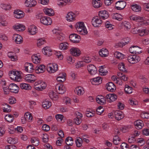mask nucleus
I'll list each match as a JSON object with an SVG mask.
<instances>
[{
	"label": "nucleus",
	"mask_w": 149,
	"mask_h": 149,
	"mask_svg": "<svg viewBox=\"0 0 149 149\" xmlns=\"http://www.w3.org/2000/svg\"><path fill=\"white\" fill-rule=\"evenodd\" d=\"M21 72L18 71H11L9 72V75L11 79L17 81H20L22 79Z\"/></svg>",
	"instance_id": "f257e3e1"
},
{
	"label": "nucleus",
	"mask_w": 149,
	"mask_h": 149,
	"mask_svg": "<svg viewBox=\"0 0 149 149\" xmlns=\"http://www.w3.org/2000/svg\"><path fill=\"white\" fill-rule=\"evenodd\" d=\"M34 86L36 90L42 91L46 88L47 84L43 81L39 80L35 82Z\"/></svg>",
	"instance_id": "f03ea898"
},
{
	"label": "nucleus",
	"mask_w": 149,
	"mask_h": 149,
	"mask_svg": "<svg viewBox=\"0 0 149 149\" xmlns=\"http://www.w3.org/2000/svg\"><path fill=\"white\" fill-rule=\"evenodd\" d=\"M47 69L49 73H54L58 70V65L55 63H49L47 65Z\"/></svg>",
	"instance_id": "7ed1b4c3"
},
{
	"label": "nucleus",
	"mask_w": 149,
	"mask_h": 149,
	"mask_svg": "<svg viewBox=\"0 0 149 149\" xmlns=\"http://www.w3.org/2000/svg\"><path fill=\"white\" fill-rule=\"evenodd\" d=\"M127 60L131 63L135 64L140 61L141 58L138 55H131L127 57Z\"/></svg>",
	"instance_id": "20e7f679"
},
{
	"label": "nucleus",
	"mask_w": 149,
	"mask_h": 149,
	"mask_svg": "<svg viewBox=\"0 0 149 149\" xmlns=\"http://www.w3.org/2000/svg\"><path fill=\"white\" fill-rule=\"evenodd\" d=\"M53 33L55 34L57 39L60 41H63L65 39V35L61 31L56 29L52 30Z\"/></svg>",
	"instance_id": "39448f33"
},
{
	"label": "nucleus",
	"mask_w": 149,
	"mask_h": 149,
	"mask_svg": "<svg viewBox=\"0 0 149 149\" xmlns=\"http://www.w3.org/2000/svg\"><path fill=\"white\" fill-rule=\"evenodd\" d=\"M92 25L95 27H99L101 26L102 21L99 17L95 16L93 17L91 21Z\"/></svg>",
	"instance_id": "423d86ee"
},
{
	"label": "nucleus",
	"mask_w": 149,
	"mask_h": 149,
	"mask_svg": "<svg viewBox=\"0 0 149 149\" xmlns=\"http://www.w3.org/2000/svg\"><path fill=\"white\" fill-rule=\"evenodd\" d=\"M129 51L132 54H138L142 52L141 48L136 46H133L130 47Z\"/></svg>",
	"instance_id": "0eeeda50"
},
{
	"label": "nucleus",
	"mask_w": 149,
	"mask_h": 149,
	"mask_svg": "<svg viewBox=\"0 0 149 149\" xmlns=\"http://www.w3.org/2000/svg\"><path fill=\"white\" fill-rule=\"evenodd\" d=\"M132 32L133 34L139 33L140 36H142L148 34L149 33V31L145 29L137 30L136 28H135L132 30Z\"/></svg>",
	"instance_id": "6e6552de"
},
{
	"label": "nucleus",
	"mask_w": 149,
	"mask_h": 149,
	"mask_svg": "<svg viewBox=\"0 0 149 149\" xmlns=\"http://www.w3.org/2000/svg\"><path fill=\"white\" fill-rule=\"evenodd\" d=\"M76 15L74 12H70L67 13L66 16V20L68 22H72L76 20Z\"/></svg>",
	"instance_id": "1a4fd4ad"
},
{
	"label": "nucleus",
	"mask_w": 149,
	"mask_h": 149,
	"mask_svg": "<svg viewBox=\"0 0 149 149\" xmlns=\"http://www.w3.org/2000/svg\"><path fill=\"white\" fill-rule=\"evenodd\" d=\"M70 54L75 57L79 56L81 54V52L79 48L76 47H72L70 50Z\"/></svg>",
	"instance_id": "9d476101"
},
{
	"label": "nucleus",
	"mask_w": 149,
	"mask_h": 149,
	"mask_svg": "<svg viewBox=\"0 0 149 149\" xmlns=\"http://www.w3.org/2000/svg\"><path fill=\"white\" fill-rule=\"evenodd\" d=\"M69 38L70 41L74 43H79L81 40L80 36L75 33L71 34L69 36Z\"/></svg>",
	"instance_id": "9b49d317"
},
{
	"label": "nucleus",
	"mask_w": 149,
	"mask_h": 149,
	"mask_svg": "<svg viewBox=\"0 0 149 149\" xmlns=\"http://www.w3.org/2000/svg\"><path fill=\"white\" fill-rule=\"evenodd\" d=\"M40 21L41 23L45 25H50L52 23L51 19L47 16L42 17L40 18Z\"/></svg>",
	"instance_id": "f8f14e48"
},
{
	"label": "nucleus",
	"mask_w": 149,
	"mask_h": 149,
	"mask_svg": "<svg viewBox=\"0 0 149 149\" xmlns=\"http://www.w3.org/2000/svg\"><path fill=\"white\" fill-rule=\"evenodd\" d=\"M13 28L15 31L19 32H22L25 29V26L19 23L16 24L13 26Z\"/></svg>",
	"instance_id": "ddd939ff"
},
{
	"label": "nucleus",
	"mask_w": 149,
	"mask_h": 149,
	"mask_svg": "<svg viewBox=\"0 0 149 149\" xmlns=\"http://www.w3.org/2000/svg\"><path fill=\"white\" fill-rule=\"evenodd\" d=\"M37 3L36 0H26L24 2L25 6L27 8L35 7Z\"/></svg>",
	"instance_id": "4468645a"
},
{
	"label": "nucleus",
	"mask_w": 149,
	"mask_h": 149,
	"mask_svg": "<svg viewBox=\"0 0 149 149\" xmlns=\"http://www.w3.org/2000/svg\"><path fill=\"white\" fill-rule=\"evenodd\" d=\"M32 61L35 64H38L40 63L41 60V57L40 55L39 54H35L31 56Z\"/></svg>",
	"instance_id": "2eb2a0df"
},
{
	"label": "nucleus",
	"mask_w": 149,
	"mask_h": 149,
	"mask_svg": "<svg viewBox=\"0 0 149 149\" xmlns=\"http://www.w3.org/2000/svg\"><path fill=\"white\" fill-rule=\"evenodd\" d=\"M25 71L28 73L33 72L34 70L33 64L29 63H26L24 64Z\"/></svg>",
	"instance_id": "dca6fc26"
},
{
	"label": "nucleus",
	"mask_w": 149,
	"mask_h": 149,
	"mask_svg": "<svg viewBox=\"0 0 149 149\" xmlns=\"http://www.w3.org/2000/svg\"><path fill=\"white\" fill-rule=\"evenodd\" d=\"M126 5V3L125 1H119L116 3L115 7L116 9L121 10L123 9Z\"/></svg>",
	"instance_id": "f3484780"
},
{
	"label": "nucleus",
	"mask_w": 149,
	"mask_h": 149,
	"mask_svg": "<svg viewBox=\"0 0 149 149\" xmlns=\"http://www.w3.org/2000/svg\"><path fill=\"white\" fill-rule=\"evenodd\" d=\"M56 91L59 94H63L66 91L65 86L62 84H58L56 85L55 88Z\"/></svg>",
	"instance_id": "a211bd4d"
},
{
	"label": "nucleus",
	"mask_w": 149,
	"mask_h": 149,
	"mask_svg": "<svg viewBox=\"0 0 149 149\" xmlns=\"http://www.w3.org/2000/svg\"><path fill=\"white\" fill-rule=\"evenodd\" d=\"M131 20L135 21L139 23V25H140L141 23L143 20V17H140L135 15H133L130 17Z\"/></svg>",
	"instance_id": "6ab92c4d"
},
{
	"label": "nucleus",
	"mask_w": 149,
	"mask_h": 149,
	"mask_svg": "<svg viewBox=\"0 0 149 149\" xmlns=\"http://www.w3.org/2000/svg\"><path fill=\"white\" fill-rule=\"evenodd\" d=\"M24 79L28 82L33 83L36 80V78L33 74H31L26 75Z\"/></svg>",
	"instance_id": "aec40b11"
},
{
	"label": "nucleus",
	"mask_w": 149,
	"mask_h": 149,
	"mask_svg": "<svg viewBox=\"0 0 149 149\" xmlns=\"http://www.w3.org/2000/svg\"><path fill=\"white\" fill-rule=\"evenodd\" d=\"M87 70L88 73L91 75H94L97 72L96 67L93 65H89L87 66Z\"/></svg>",
	"instance_id": "412c9836"
},
{
	"label": "nucleus",
	"mask_w": 149,
	"mask_h": 149,
	"mask_svg": "<svg viewBox=\"0 0 149 149\" xmlns=\"http://www.w3.org/2000/svg\"><path fill=\"white\" fill-rule=\"evenodd\" d=\"M42 53L46 56H50L52 55V50L49 47H44L42 49Z\"/></svg>",
	"instance_id": "4be33fe9"
},
{
	"label": "nucleus",
	"mask_w": 149,
	"mask_h": 149,
	"mask_svg": "<svg viewBox=\"0 0 149 149\" xmlns=\"http://www.w3.org/2000/svg\"><path fill=\"white\" fill-rule=\"evenodd\" d=\"M13 38V40L17 44H20L23 42L22 37L19 34H15L14 35Z\"/></svg>",
	"instance_id": "5701e85b"
},
{
	"label": "nucleus",
	"mask_w": 149,
	"mask_h": 149,
	"mask_svg": "<svg viewBox=\"0 0 149 149\" xmlns=\"http://www.w3.org/2000/svg\"><path fill=\"white\" fill-rule=\"evenodd\" d=\"M24 15V13L20 10H15L14 12V16L17 19H21L23 17Z\"/></svg>",
	"instance_id": "b1692460"
},
{
	"label": "nucleus",
	"mask_w": 149,
	"mask_h": 149,
	"mask_svg": "<svg viewBox=\"0 0 149 149\" xmlns=\"http://www.w3.org/2000/svg\"><path fill=\"white\" fill-rule=\"evenodd\" d=\"M98 15L99 17L103 20L107 19L109 16L108 12L105 10L100 11L98 13Z\"/></svg>",
	"instance_id": "393cba45"
},
{
	"label": "nucleus",
	"mask_w": 149,
	"mask_h": 149,
	"mask_svg": "<svg viewBox=\"0 0 149 149\" xmlns=\"http://www.w3.org/2000/svg\"><path fill=\"white\" fill-rule=\"evenodd\" d=\"M9 88L11 92L15 93H17L19 90V87L17 85L14 83L9 85Z\"/></svg>",
	"instance_id": "a878e982"
},
{
	"label": "nucleus",
	"mask_w": 149,
	"mask_h": 149,
	"mask_svg": "<svg viewBox=\"0 0 149 149\" xmlns=\"http://www.w3.org/2000/svg\"><path fill=\"white\" fill-rule=\"evenodd\" d=\"M45 66L43 65H38L35 69V72L38 74L43 73L45 71Z\"/></svg>",
	"instance_id": "bb28decb"
},
{
	"label": "nucleus",
	"mask_w": 149,
	"mask_h": 149,
	"mask_svg": "<svg viewBox=\"0 0 149 149\" xmlns=\"http://www.w3.org/2000/svg\"><path fill=\"white\" fill-rule=\"evenodd\" d=\"M105 97L108 102H111L116 100L117 97L113 94H109L107 95Z\"/></svg>",
	"instance_id": "cd10ccee"
},
{
	"label": "nucleus",
	"mask_w": 149,
	"mask_h": 149,
	"mask_svg": "<svg viewBox=\"0 0 149 149\" xmlns=\"http://www.w3.org/2000/svg\"><path fill=\"white\" fill-rule=\"evenodd\" d=\"M74 92L76 94L79 96L83 95L85 93L84 88L80 86L76 87L75 89Z\"/></svg>",
	"instance_id": "c85d7f7f"
},
{
	"label": "nucleus",
	"mask_w": 149,
	"mask_h": 149,
	"mask_svg": "<svg viewBox=\"0 0 149 149\" xmlns=\"http://www.w3.org/2000/svg\"><path fill=\"white\" fill-rule=\"evenodd\" d=\"M38 29L36 26L34 25L30 26L28 28V32L31 35H34L37 33Z\"/></svg>",
	"instance_id": "c756f323"
},
{
	"label": "nucleus",
	"mask_w": 149,
	"mask_h": 149,
	"mask_svg": "<svg viewBox=\"0 0 149 149\" xmlns=\"http://www.w3.org/2000/svg\"><path fill=\"white\" fill-rule=\"evenodd\" d=\"M102 79L101 77H96L92 79L91 81L93 85H98L102 83Z\"/></svg>",
	"instance_id": "7c9ffc66"
},
{
	"label": "nucleus",
	"mask_w": 149,
	"mask_h": 149,
	"mask_svg": "<svg viewBox=\"0 0 149 149\" xmlns=\"http://www.w3.org/2000/svg\"><path fill=\"white\" fill-rule=\"evenodd\" d=\"M114 114L115 118L118 120H121L124 116L123 113L120 111H116L114 112Z\"/></svg>",
	"instance_id": "2f4dec72"
},
{
	"label": "nucleus",
	"mask_w": 149,
	"mask_h": 149,
	"mask_svg": "<svg viewBox=\"0 0 149 149\" xmlns=\"http://www.w3.org/2000/svg\"><path fill=\"white\" fill-rule=\"evenodd\" d=\"M43 11L45 15L49 16H53L54 14V10L50 8L45 7L43 9Z\"/></svg>",
	"instance_id": "473e14b6"
},
{
	"label": "nucleus",
	"mask_w": 149,
	"mask_h": 149,
	"mask_svg": "<svg viewBox=\"0 0 149 149\" xmlns=\"http://www.w3.org/2000/svg\"><path fill=\"white\" fill-rule=\"evenodd\" d=\"M107 88L108 91L111 92H114L116 89V87L113 83L109 82L106 84Z\"/></svg>",
	"instance_id": "72a5a7b5"
},
{
	"label": "nucleus",
	"mask_w": 149,
	"mask_h": 149,
	"mask_svg": "<svg viewBox=\"0 0 149 149\" xmlns=\"http://www.w3.org/2000/svg\"><path fill=\"white\" fill-rule=\"evenodd\" d=\"M96 101L99 104L101 105L104 104L106 100L104 97L102 95H98L96 98Z\"/></svg>",
	"instance_id": "f704fd0d"
},
{
	"label": "nucleus",
	"mask_w": 149,
	"mask_h": 149,
	"mask_svg": "<svg viewBox=\"0 0 149 149\" xmlns=\"http://www.w3.org/2000/svg\"><path fill=\"white\" fill-rule=\"evenodd\" d=\"M134 124L136 128L138 130L141 129L144 125L143 121L140 120H138L135 121Z\"/></svg>",
	"instance_id": "c9c22d12"
},
{
	"label": "nucleus",
	"mask_w": 149,
	"mask_h": 149,
	"mask_svg": "<svg viewBox=\"0 0 149 149\" xmlns=\"http://www.w3.org/2000/svg\"><path fill=\"white\" fill-rule=\"evenodd\" d=\"M132 10L135 12H139L141 10V6L139 4L134 3L132 4L131 6Z\"/></svg>",
	"instance_id": "e433bc0d"
},
{
	"label": "nucleus",
	"mask_w": 149,
	"mask_h": 149,
	"mask_svg": "<svg viewBox=\"0 0 149 149\" xmlns=\"http://www.w3.org/2000/svg\"><path fill=\"white\" fill-rule=\"evenodd\" d=\"M99 53L100 55L103 57H107L109 54V52L106 48H102L100 49Z\"/></svg>",
	"instance_id": "4c0bfd02"
},
{
	"label": "nucleus",
	"mask_w": 149,
	"mask_h": 149,
	"mask_svg": "<svg viewBox=\"0 0 149 149\" xmlns=\"http://www.w3.org/2000/svg\"><path fill=\"white\" fill-rule=\"evenodd\" d=\"M46 42V40L44 38H40L37 39L36 45L38 47H40Z\"/></svg>",
	"instance_id": "58836bf2"
},
{
	"label": "nucleus",
	"mask_w": 149,
	"mask_h": 149,
	"mask_svg": "<svg viewBox=\"0 0 149 149\" xmlns=\"http://www.w3.org/2000/svg\"><path fill=\"white\" fill-rule=\"evenodd\" d=\"M92 4L95 8H100L102 6L101 1L100 0H92Z\"/></svg>",
	"instance_id": "ea45409f"
},
{
	"label": "nucleus",
	"mask_w": 149,
	"mask_h": 149,
	"mask_svg": "<svg viewBox=\"0 0 149 149\" xmlns=\"http://www.w3.org/2000/svg\"><path fill=\"white\" fill-rule=\"evenodd\" d=\"M69 46V44L67 42H62L59 45V48L61 50H65L68 49Z\"/></svg>",
	"instance_id": "a19ab883"
},
{
	"label": "nucleus",
	"mask_w": 149,
	"mask_h": 149,
	"mask_svg": "<svg viewBox=\"0 0 149 149\" xmlns=\"http://www.w3.org/2000/svg\"><path fill=\"white\" fill-rule=\"evenodd\" d=\"M0 7L6 10H10L12 8L11 5L9 3H2L0 4Z\"/></svg>",
	"instance_id": "79ce46f5"
},
{
	"label": "nucleus",
	"mask_w": 149,
	"mask_h": 149,
	"mask_svg": "<svg viewBox=\"0 0 149 149\" xmlns=\"http://www.w3.org/2000/svg\"><path fill=\"white\" fill-rule=\"evenodd\" d=\"M123 28L126 31H128L131 28L130 23L127 21L123 22L121 24Z\"/></svg>",
	"instance_id": "37998d69"
},
{
	"label": "nucleus",
	"mask_w": 149,
	"mask_h": 149,
	"mask_svg": "<svg viewBox=\"0 0 149 149\" xmlns=\"http://www.w3.org/2000/svg\"><path fill=\"white\" fill-rule=\"evenodd\" d=\"M49 95L50 98L53 100L56 101L58 99V95L56 93L53 91L49 92Z\"/></svg>",
	"instance_id": "c03bdc74"
},
{
	"label": "nucleus",
	"mask_w": 149,
	"mask_h": 149,
	"mask_svg": "<svg viewBox=\"0 0 149 149\" xmlns=\"http://www.w3.org/2000/svg\"><path fill=\"white\" fill-rule=\"evenodd\" d=\"M52 106V103L48 100H45L42 102V107L45 109H49Z\"/></svg>",
	"instance_id": "a18cd8bd"
},
{
	"label": "nucleus",
	"mask_w": 149,
	"mask_h": 149,
	"mask_svg": "<svg viewBox=\"0 0 149 149\" xmlns=\"http://www.w3.org/2000/svg\"><path fill=\"white\" fill-rule=\"evenodd\" d=\"M84 26H85L84 23L82 22H77L75 25V27L77 31L79 30V31L81 29L83 28Z\"/></svg>",
	"instance_id": "49530a36"
},
{
	"label": "nucleus",
	"mask_w": 149,
	"mask_h": 149,
	"mask_svg": "<svg viewBox=\"0 0 149 149\" xmlns=\"http://www.w3.org/2000/svg\"><path fill=\"white\" fill-rule=\"evenodd\" d=\"M66 74L64 73H63L62 74L56 77L57 80L59 82H62L65 81Z\"/></svg>",
	"instance_id": "de8ad7c7"
},
{
	"label": "nucleus",
	"mask_w": 149,
	"mask_h": 149,
	"mask_svg": "<svg viewBox=\"0 0 149 149\" xmlns=\"http://www.w3.org/2000/svg\"><path fill=\"white\" fill-rule=\"evenodd\" d=\"M20 87L22 89L28 90L31 89V87L28 84L21 83L20 85Z\"/></svg>",
	"instance_id": "09e8293b"
},
{
	"label": "nucleus",
	"mask_w": 149,
	"mask_h": 149,
	"mask_svg": "<svg viewBox=\"0 0 149 149\" xmlns=\"http://www.w3.org/2000/svg\"><path fill=\"white\" fill-rule=\"evenodd\" d=\"M124 90L125 93L128 94H130L132 93L133 88L127 85H125Z\"/></svg>",
	"instance_id": "8fccbe9b"
},
{
	"label": "nucleus",
	"mask_w": 149,
	"mask_h": 149,
	"mask_svg": "<svg viewBox=\"0 0 149 149\" xmlns=\"http://www.w3.org/2000/svg\"><path fill=\"white\" fill-rule=\"evenodd\" d=\"M75 142L77 146L78 147H80L82 146L83 141L82 139L80 137H77Z\"/></svg>",
	"instance_id": "3c124183"
},
{
	"label": "nucleus",
	"mask_w": 149,
	"mask_h": 149,
	"mask_svg": "<svg viewBox=\"0 0 149 149\" xmlns=\"http://www.w3.org/2000/svg\"><path fill=\"white\" fill-rule=\"evenodd\" d=\"M123 18V16L121 14L118 13L114 14L112 16L113 19L119 21L122 20Z\"/></svg>",
	"instance_id": "603ef678"
},
{
	"label": "nucleus",
	"mask_w": 149,
	"mask_h": 149,
	"mask_svg": "<svg viewBox=\"0 0 149 149\" xmlns=\"http://www.w3.org/2000/svg\"><path fill=\"white\" fill-rule=\"evenodd\" d=\"M114 55L116 58L119 59H122L125 57V56L123 54L118 52H115Z\"/></svg>",
	"instance_id": "864d4df0"
},
{
	"label": "nucleus",
	"mask_w": 149,
	"mask_h": 149,
	"mask_svg": "<svg viewBox=\"0 0 149 149\" xmlns=\"http://www.w3.org/2000/svg\"><path fill=\"white\" fill-rule=\"evenodd\" d=\"M31 142L33 146H38L39 143L38 139L35 137H33L31 138Z\"/></svg>",
	"instance_id": "5fc2aeb1"
},
{
	"label": "nucleus",
	"mask_w": 149,
	"mask_h": 149,
	"mask_svg": "<svg viewBox=\"0 0 149 149\" xmlns=\"http://www.w3.org/2000/svg\"><path fill=\"white\" fill-rule=\"evenodd\" d=\"M24 115L27 121L28 122H31L33 117L31 113L29 112H27L25 113Z\"/></svg>",
	"instance_id": "6e6d98bb"
},
{
	"label": "nucleus",
	"mask_w": 149,
	"mask_h": 149,
	"mask_svg": "<svg viewBox=\"0 0 149 149\" xmlns=\"http://www.w3.org/2000/svg\"><path fill=\"white\" fill-rule=\"evenodd\" d=\"M77 32L79 34L83 35H85L87 34L88 33V32L87 31L85 26H84L83 28L81 29L79 31V30L77 31Z\"/></svg>",
	"instance_id": "4d7b16f0"
},
{
	"label": "nucleus",
	"mask_w": 149,
	"mask_h": 149,
	"mask_svg": "<svg viewBox=\"0 0 149 149\" xmlns=\"http://www.w3.org/2000/svg\"><path fill=\"white\" fill-rule=\"evenodd\" d=\"M99 71L100 74L101 75H105L107 72V70H106L105 68H104V66H100Z\"/></svg>",
	"instance_id": "13d9d810"
},
{
	"label": "nucleus",
	"mask_w": 149,
	"mask_h": 149,
	"mask_svg": "<svg viewBox=\"0 0 149 149\" xmlns=\"http://www.w3.org/2000/svg\"><path fill=\"white\" fill-rule=\"evenodd\" d=\"M66 144L68 146H72L73 144V140L72 138L69 136L67 137L65 140Z\"/></svg>",
	"instance_id": "bf43d9fd"
},
{
	"label": "nucleus",
	"mask_w": 149,
	"mask_h": 149,
	"mask_svg": "<svg viewBox=\"0 0 149 149\" xmlns=\"http://www.w3.org/2000/svg\"><path fill=\"white\" fill-rule=\"evenodd\" d=\"M106 28L109 30H112L114 28V26L109 21H107L105 23Z\"/></svg>",
	"instance_id": "052dcab7"
},
{
	"label": "nucleus",
	"mask_w": 149,
	"mask_h": 149,
	"mask_svg": "<svg viewBox=\"0 0 149 149\" xmlns=\"http://www.w3.org/2000/svg\"><path fill=\"white\" fill-rule=\"evenodd\" d=\"M5 119L8 122L11 123L13 121L14 119L13 116L10 114H7L5 117Z\"/></svg>",
	"instance_id": "680f3d73"
},
{
	"label": "nucleus",
	"mask_w": 149,
	"mask_h": 149,
	"mask_svg": "<svg viewBox=\"0 0 149 149\" xmlns=\"http://www.w3.org/2000/svg\"><path fill=\"white\" fill-rule=\"evenodd\" d=\"M64 116L63 115L57 114L55 115V118L58 122L62 123Z\"/></svg>",
	"instance_id": "e2e57ef3"
},
{
	"label": "nucleus",
	"mask_w": 149,
	"mask_h": 149,
	"mask_svg": "<svg viewBox=\"0 0 149 149\" xmlns=\"http://www.w3.org/2000/svg\"><path fill=\"white\" fill-rule=\"evenodd\" d=\"M120 141L121 139L118 136H115L114 137L113 142L115 145L118 144Z\"/></svg>",
	"instance_id": "0e129e2a"
},
{
	"label": "nucleus",
	"mask_w": 149,
	"mask_h": 149,
	"mask_svg": "<svg viewBox=\"0 0 149 149\" xmlns=\"http://www.w3.org/2000/svg\"><path fill=\"white\" fill-rule=\"evenodd\" d=\"M129 103L132 106H135L138 104V101L133 98H131L129 99Z\"/></svg>",
	"instance_id": "69168bd1"
},
{
	"label": "nucleus",
	"mask_w": 149,
	"mask_h": 149,
	"mask_svg": "<svg viewBox=\"0 0 149 149\" xmlns=\"http://www.w3.org/2000/svg\"><path fill=\"white\" fill-rule=\"evenodd\" d=\"M7 25V22L5 19L2 18H0V26H6Z\"/></svg>",
	"instance_id": "338daca9"
},
{
	"label": "nucleus",
	"mask_w": 149,
	"mask_h": 149,
	"mask_svg": "<svg viewBox=\"0 0 149 149\" xmlns=\"http://www.w3.org/2000/svg\"><path fill=\"white\" fill-rule=\"evenodd\" d=\"M140 116L142 118L149 119V113L148 112H142L141 113Z\"/></svg>",
	"instance_id": "774afa93"
}]
</instances>
